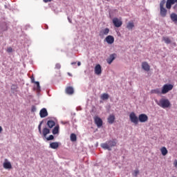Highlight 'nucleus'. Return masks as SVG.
I'll return each instance as SVG.
<instances>
[{
	"mask_svg": "<svg viewBox=\"0 0 177 177\" xmlns=\"http://www.w3.org/2000/svg\"><path fill=\"white\" fill-rule=\"evenodd\" d=\"M156 103L158 106L162 107V109H169V107H171V102L167 98H162Z\"/></svg>",
	"mask_w": 177,
	"mask_h": 177,
	"instance_id": "obj_1",
	"label": "nucleus"
},
{
	"mask_svg": "<svg viewBox=\"0 0 177 177\" xmlns=\"http://www.w3.org/2000/svg\"><path fill=\"white\" fill-rule=\"evenodd\" d=\"M117 145V142H115V140H109L107 142L105 143H102L101 145V147H102V149H104V150H109V151H111V147H114Z\"/></svg>",
	"mask_w": 177,
	"mask_h": 177,
	"instance_id": "obj_2",
	"label": "nucleus"
},
{
	"mask_svg": "<svg viewBox=\"0 0 177 177\" xmlns=\"http://www.w3.org/2000/svg\"><path fill=\"white\" fill-rule=\"evenodd\" d=\"M165 0H162L160 3V16L162 17H165L167 16V13L168 12V11L167 10V8H165Z\"/></svg>",
	"mask_w": 177,
	"mask_h": 177,
	"instance_id": "obj_3",
	"label": "nucleus"
},
{
	"mask_svg": "<svg viewBox=\"0 0 177 177\" xmlns=\"http://www.w3.org/2000/svg\"><path fill=\"white\" fill-rule=\"evenodd\" d=\"M174 89V85L171 84H166L162 87V95L168 93L170 91Z\"/></svg>",
	"mask_w": 177,
	"mask_h": 177,
	"instance_id": "obj_4",
	"label": "nucleus"
},
{
	"mask_svg": "<svg viewBox=\"0 0 177 177\" xmlns=\"http://www.w3.org/2000/svg\"><path fill=\"white\" fill-rule=\"evenodd\" d=\"M129 118L130 121H131L136 125H138V123L139 122V118L136 116V114H135V113H131L129 115Z\"/></svg>",
	"mask_w": 177,
	"mask_h": 177,
	"instance_id": "obj_5",
	"label": "nucleus"
},
{
	"mask_svg": "<svg viewBox=\"0 0 177 177\" xmlns=\"http://www.w3.org/2000/svg\"><path fill=\"white\" fill-rule=\"evenodd\" d=\"M94 122L95 125H97V128H100L103 126V120H102V118L98 116L94 117Z\"/></svg>",
	"mask_w": 177,
	"mask_h": 177,
	"instance_id": "obj_6",
	"label": "nucleus"
},
{
	"mask_svg": "<svg viewBox=\"0 0 177 177\" xmlns=\"http://www.w3.org/2000/svg\"><path fill=\"white\" fill-rule=\"evenodd\" d=\"M138 121L140 122H147L149 121V117L145 113H142L138 116Z\"/></svg>",
	"mask_w": 177,
	"mask_h": 177,
	"instance_id": "obj_7",
	"label": "nucleus"
},
{
	"mask_svg": "<svg viewBox=\"0 0 177 177\" xmlns=\"http://www.w3.org/2000/svg\"><path fill=\"white\" fill-rule=\"evenodd\" d=\"M175 3H177V0H167L166 9L170 10L171 8H172V5H175Z\"/></svg>",
	"mask_w": 177,
	"mask_h": 177,
	"instance_id": "obj_8",
	"label": "nucleus"
},
{
	"mask_svg": "<svg viewBox=\"0 0 177 177\" xmlns=\"http://www.w3.org/2000/svg\"><path fill=\"white\" fill-rule=\"evenodd\" d=\"M112 21L115 27H117L118 28L122 26V21H121L118 18H113L112 19Z\"/></svg>",
	"mask_w": 177,
	"mask_h": 177,
	"instance_id": "obj_9",
	"label": "nucleus"
},
{
	"mask_svg": "<svg viewBox=\"0 0 177 177\" xmlns=\"http://www.w3.org/2000/svg\"><path fill=\"white\" fill-rule=\"evenodd\" d=\"M109 32H110V29L109 28H106L102 29L100 31L99 35L101 38H103L104 35H109Z\"/></svg>",
	"mask_w": 177,
	"mask_h": 177,
	"instance_id": "obj_10",
	"label": "nucleus"
},
{
	"mask_svg": "<svg viewBox=\"0 0 177 177\" xmlns=\"http://www.w3.org/2000/svg\"><path fill=\"white\" fill-rule=\"evenodd\" d=\"M94 71L95 74H96L97 75H100V74H102V66H100V64H97L95 66Z\"/></svg>",
	"mask_w": 177,
	"mask_h": 177,
	"instance_id": "obj_11",
	"label": "nucleus"
},
{
	"mask_svg": "<svg viewBox=\"0 0 177 177\" xmlns=\"http://www.w3.org/2000/svg\"><path fill=\"white\" fill-rule=\"evenodd\" d=\"M105 41L106 42H107V44H109V45H111L112 44H114V37L112 35H108L105 38Z\"/></svg>",
	"mask_w": 177,
	"mask_h": 177,
	"instance_id": "obj_12",
	"label": "nucleus"
},
{
	"mask_svg": "<svg viewBox=\"0 0 177 177\" xmlns=\"http://www.w3.org/2000/svg\"><path fill=\"white\" fill-rule=\"evenodd\" d=\"M39 115L41 118H45V117H48V111L46 109L43 108L39 112Z\"/></svg>",
	"mask_w": 177,
	"mask_h": 177,
	"instance_id": "obj_13",
	"label": "nucleus"
},
{
	"mask_svg": "<svg viewBox=\"0 0 177 177\" xmlns=\"http://www.w3.org/2000/svg\"><path fill=\"white\" fill-rule=\"evenodd\" d=\"M142 68L145 70V71H150V65L147 62H143L142 63Z\"/></svg>",
	"mask_w": 177,
	"mask_h": 177,
	"instance_id": "obj_14",
	"label": "nucleus"
},
{
	"mask_svg": "<svg viewBox=\"0 0 177 177\" xmlns=\"http://www.w3.org/2000/svg\"><path fill=\"white\" fill-rule=\"evenodd\" d=\"M115 56H117L115 53L111 54L106 59L107 64H111V63H113V62H114V60L115 59Z\"/></svg>",
	"mask_w": 177,
	"mask_h": 177,
	"instance_id": "obj_15",
	"label": "nucleus"
},
{
	"mask_svg": "<svg viewBox=\"0 0 177 177\" xmlns=\"http://www.w3.org/2000/svg\"><path fill=\"white\" fill-rule=\"evenodd\" d=\"M107 121L109 124H114V122L115 121V115H114V114L110 115L107 118Z\"/></svg>",
	"mask_w": 177,
	"mask_h": 177,
	"instance_id": "obj_16",
	"label": "nucleus"
},
{
	"mask_svg": "<svg viewBox=\"0 0 177 177\" xmlns=\"http://www.w3.org/2000/svg\"><path fill=\"white\" fill-rule=\"evenodd\" d=\"M3 167L5 169H12V164L10 162H4Z\"/></svg>",
	"mask_w": 177,
	"mask_h": 177,
	"instance_id": "obj_17",
	"label": "nucleus"
},
{
	"mask_svg": "<svg viewBox=\"0 0 177 177\" xmlns=\"http://www.w3.org/2000/svg\"><path fill=\"white\" fill-rule=\"evenodd\" d=\"M151 93H153L155 95H162V90L160 88L152 89L151 91Z\"/></svg>",
	"mask_w": 177,
	"mask_h": 177,
	"instance_id": "obj_18",
	"label": "nucleus"
},
{
	"mask_svg": "<svg viewBox=\"0 0 177 177\" xmlns=\"http://www.w3.org/2000/svg\"><path fill=\"white\" fill-rule=\"evenodd\" d=\"M50 149H53L54 150H56V149L59 148V142H51L50 144Z\"/></svg>",
	"mask_w": 177,
	"mask_h": 177,
	"instance_id": "obj_19",
	"label": "nucleus"
},
{
	"mask_svg": "<svg viewBox=\"0 0 177 177\" xmlns=\"http://www.w3.org/2000/svg\"><path fill=\"white\" fill-rule=\"evenodd\" d=\"M170 19L173 23H177V15L176 13H171L170 15Z\"/></svg>",
	"mask_w": 177,
	"mask_h": 177,
	"instance_id": "obj_20",
	"label": "nucleus"
},
{
	"mask_svg": "<svg viewBox=\"0 0 177 177\" xmlns=\"http://www.w3.org/2000/svg\"><path fill=\"white\" fill-rule=\"evenodd\" d=\"M66 93L67 95H73V93H74V88L71 86H68L66 88Z\"/></svg>",
	"mask_w": 177,
	"mask_h": 177,
	"instance_id": "obj_21",
	"label": "nucleus"
},
{
	"mask_svg": "<svg viewBox=\"0 0 177 177\" xmlns=\"http://www.w3.org/2000/svg\"><path fill=\"white\" fill-rule=\"evenodd\" d=\"M47 125L50 128H53L55 127V125H56V123L53 120H48L47 122Z\"/></svg>",
	"mask_w": 177,
	"mask_h": 177,
	"instance_id": "obj_22",
	"label": "nucleus"
},
{
	"mask_svg": "<svg viewBox=\"0 0 177 177\" xmlns=\"http://www.w3.org/2000/svg\"><path fill=\"white\" fill-rule=\"evenodd\" d=\"M160 151L162 153V156H167L168 154V150L167 149V148L165 147H162L160 149Z\"/></svg>",
	"mask_w": 177,
	"mask_h": 177,
	"instance_id": "obj_23",
	"label": "nucleus"
},
{
	"mask_svg": "<svg viewBox=\"0 0 177 177\" xmlns=\"http://www.w3.org/2000/svg\"><path fill=\"white\" fill-rule=\"evenodd\" d=\"M42 133L44 136H46V135L50 133V130L46 127L43 129Z\"/></svg>",
	"mask_w": 177,
	"mask_h": 177,
	"instance_id": "obj_24",
	"label": "nucleus"
},
{
	"mask_svg": "<svg viewBox=\"0 0 177 177\" xmlns=\"http://www.w3.org/2000/svg\"><path fill=\"white\" fill-rule=\"evenodd\" d=\"M135 27V24H133V22H129L127 25V28H128V30H132V28H133Z\"/></svg>",
	"mask_w": 177,
	"mask_h": 177,
	"instance_id": "obj_25",
	"label": "nucleus"
},
{
	"mask_svg": "<svg viewBox=\"0 0 177 177\" xmlns=\"http://www.w3.org/2000/svg\"><path fill=\"white\" fill-rule=\"evenodd\" d=\"M162 41H164V42H165L167 45L171 44V39H169V37H163L162 38Z\"/></svg>",
	"mask_w": 177,
	"mask_h": 177,
	"instance_id": "obj_26",
	"label": "nucleus"
},
{
	"mask_svg": "<svg viewBox=\"0 0 177 177\" xmlns=\"http://www.w3.org/2000/svg\"><path fill=\"white\" fill-rule=\"evenodd\" d=\"M71 142H77V136L75 133L71 134Z\"/></svg>",
	"mask_w": 177,
	"mask_h": 177,
	"instance_id": "obj_27",
	"label": "nucleus"
},
{
	"mask_svg": "<svg viewBox=\"0 0 177 177\" xmlns=\"http://www.w3.org/2000/svg\"><path fill=\"white\" fill-rule=\"evenodd\" d=\"M109 94L107 93H103L101 96V99L102 100H107V99H109Z\"/></svg>",
	"mask_w": 177,
	"mask_h": 177,
	"instance_id": "obj_28",
	"label": "nucleus"
},
{
	"mask_svg": "<svg viewBox=\"0 0 177 177\" xmlns=\"http://www.w3.org/2000/svg\"><path fill=\"white\" fill-rule=\"evenodd\" d=\"M53 135H56L59 133V126H56L53 129Z\"/></svg>",
	"mask_w": 177,
	"mask_h": 177,
	"instance_id": "obj_29",
	"label": "nucleus"
},
{
	"mask_svg": "<svg viewBox=\"0 0 177 177\" xmlns=\"http://www.w3.org/2000/svg\"><path fill=\"white\" fill-rule=\"evenodd\" d=\"M42 122H43L42 121L40 122V123L38 126V129H39V132L40 135L42 134V131L41 130V127H42Z\"/></svg>",
	"mask_w": 177,
	"mask_h": 177,
	"instance_id": "obj_30",
	"label": "nucleus"
},
{
	"mask_svg": "<svg viewBox=\"0 0 177 177\" xmlns=\"http://www.w3.org/2000/svg\"><path fill=\"white\" fill-rule=\"evenodd\" d=\"M31 111L32 113H35V111H37V107H35V106H32V108H31Z\"/></svg>",
	"mask_w": 177,
	"mask_h": 177,
	"instance_id": "obj_31",
	"label": "nucleus"
},
{
	"mask_svg": "<svg viewBox=\"0 0 177 177\" xmlns=\"http://www.w3.org/2000/svg\"><path fill=\"white\" fill-rule=\"evenodd\" d=\"M53 139H55L53 135H50L47 138V140H53Z\"/></svg>",
	"mask_w": 177,
	"mask_h": 177,
	"instance_id": "obj_32",
	"label": "nucleus"
},
{
	"mask_svg": "<svg viewBox=\"0 0 177 177\" xmlns=\"http://www.w3.org/2000/svg\"><path fill=\"white\" fill-rule=\"evenodd\" d=\"M55 68L60 70V68H62V65H60V64H56Z\"/></svg>",
	"mask_w": 177,
	"mask_h": 177,
	"instance_id": "obj_33",
	"label": "nucleus"
},
{
	"mask_svg": "<svg viewBox=\"0 0 177 177\" xmlns=\"http://www.w3.org/2000/svg\"><path fill=\"white\" fill-rule=\"evenodd\" d=\"M7 52L8 53H12V52H13V49L12 48V47H9L7 48Z\"/></svg>",
	"mask_w": 177,
	"mask_h": 177,
	"instance_id": "obj_34",
	"label": "nucleus"
},
{
	"mask_svg": "<svg viewBox=\"0 0 177 177\" xmlns=\"http://www.w3.org/2000/svg\"><path fill=\"white\" fill-rule=\"evenodd\" d=\"M37 86V91H39L41 89V86H39V82H35Z\"/></svg>",
	"mask_w": 177,
	"mask_h": 177,
	"instance_id": "obj_35",
	"label": "nucleus"
},
{
	"mask_svg": "<svg viewBox=\"0 0 177 177\" xmlns=\"http://www.w3.org/2000/svg\"><path fill=\"white\" fill-rule=\"evenodd\" d=\"M45 3H48V2H51L52 0H43Z\"/></svg>",
	"mask_w": 177,
	"mask_h": 177,
	"instance_id": "obj_36",
	"label": "nucleus"
},
{
	"mask_svg": "<svg viewBox=\"0 0 177 177\" xmlns=\"http://www.w3.org/2000/svg\"><path fill=\"white\" fill-rule=\"evenodd\" d=\"M174 165L176 168H177V160H175L174 162Z\"/></svg>",
	"mask_w": 177,
	"mask_h": 177,
	"instance_id": "obj_37",
	"label": "nucleus"
},
{
	"mask_svg": "<svg viewBox=\"0 0 177 177\" xmlns=\"http://www.w3.org/2000/svg\"><path fill=\"white\" fill-rule=\"evenodd\" d=\"M134 173H135V176H136V175H138V174H139V171L136 170V171H134Z\"/></svg>",
	"mask_w": 177,
	"mask_h": 177,
	"instance_id": "obj_38",
	"label": "nucleus"
},
{
	"mask_svg": "<svg viewBox=\"0 0 177 177\" xmlns=\"http://www.w3.org/2000/svg\"><path fill=\"white\" fill-rule=\"evenodd\" d=\"M2 131H3V129H2V127L0 126V133H2Z\"/></svg>",
	"mask_w": 177,
	"mask_h": 177,
	"instance_id": "obj_39",
	"label": "nucleus"
},
{
	"mask_svg": "<svg viewBox=\"0 0 177 177\" xmlns=\"http://www.w3.org/2000/svg\"><path fill=\"white\" fill-rule=\"evenodd\" d=\"M31 80H32V82H33L34 84H35V80H34V77H32V78H31Z\"/></svg>",
	"mask_w": 177,
	"mask_h": 177,
	"instance_id": "obj_40",
	"label": "nucleus"
},
{
	"mask_svg": "<svg viewBox=\"0 0 177 177\" xmlns=\"http://www.w3.org/2000/svg\"><path fill=\"white\" fill-rule=\"evenodd\" d=\"M68 75H69V77H72L73 75H71V73H68Z\"/></svg>",
	"mask_w": 177,
	"mask_h": 177,
	"instance_id": "obj_41",
	"label": "nucleus"
},
{
	"mask_svg": "<svg viewBox=\"0 0 177 177\" xmlns=\"http://www.w3.org/2000/svg\"><path fill=\"white\" fill-rule=\"evenodd\" d=\"M77 66H81V63L80 62H77Z\"/></svg>",
	"mask_w": 177,
	"mask_h": 177,
	"instance_id": "obj_42",
	"label": "nucleus"
},
{
	"mask_svg": "<svg viewBox=\"0 0 177 177\" xmlns=\"http://www.w3.org/2000/svg\"><path fill=\"white\" fill-rule=\"evenodd\" d=\"M71 64H76V63L75 62H72Z\"/></svg>",
	"mask_w": 177,
	"mask_h": 177,
	"instance_id": "obj_43",
	"label": "nucleus"
}]
</instances>
